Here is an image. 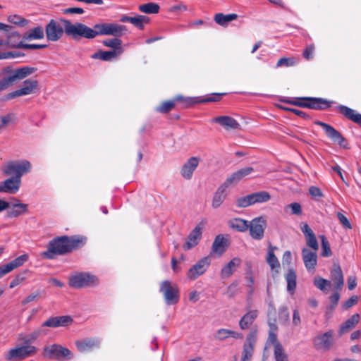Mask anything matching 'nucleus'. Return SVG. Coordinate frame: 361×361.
I'll return each instance as SVG.
<instances>
[{
    "label": "nucleus",
    "mask_w": 361,
    "mask_h": 361,
    "mask_svg": "<svg viewBox=\"0 0 361 361\" xmlns=\"http://www.w3.org/2000/svg\"><path fill=\"white\" fill-rule=\"evenodd\" d=\"M118 56H119V55L116 54L115 51H104L102 49H99L94 53L91 56V58L94 59H99L104 61H111Z\"/></svg>",
    "instance_id": "42"
},
{
    "label": "nucleus",
    "mask_w": 361,
    "mask_h": 361,
    "mask_svg": "<svg viewBox=\"0 0 361 361\" xmlns=\"http://www.w3.org/2000/svg\"><path fill=\"white\" fill-rule=\"evenodd\" d=\"M359 321V314L356 313L352 315L349 319H348L344 323H343L341 325L338 331L339 335L341 336L354 329L355 326L358 324Z\"/></svg>",
    "instance_id": "35"
},
{
    "label": "nucleus",
    "mask_w": 361,
    "mask_h": 361,
    "mask_svg": "<svg viewBox=\"0 0 361 361\" xmlns=\"http://www.w3.org/2000/svg\"><path fill=\"white\" fill-rule=\"evenodd\" d=\"M253 171H254V169L251 166H247L245 168H242V169L233 172L231 176H229L226 179L225 182L229 186L231 185H235L238 182H240L243 178L250 175Z\"/></svg>",
    "instance_id": "28"
},
{
    "label": "nucleus",
    "mask_w": 361,
    "mask_h": 361,
    "mask_svg": "<svg viewBox=\"0 0 361 361\" xmlns=\"http://www.w3.org/2000/svg\"><path fill=\"white\" fill-rule=\"evenodd\" d=\"M21 185V180L10 177L0 183V192L16 194Z\"/></svg>",
    "instance_id": "25"
},
{
    "label": "nucleus",
    "mask_w": 361,
    "mask_h": 361,
    "mask_svg": "<svg viewBox=\"0 0 361 361\" xmlns=\"http://www.w3.org/2000/svg\"><path fill=\"white\" fill-rule=\"evenodd\" d=\"M14 200L17 202L12 204L11 208L6 212L8 218H17L28 212L27 204L21 203L16 198Z\"/></svg>",
    "instance_id": "32"
},
{
    "label": "nucleus",
    "mask_w": 361,
    "mask_h": 361,
    "mask_svg": "<svg viewBox=\"0 0 361 361\" xmlns=\"http://www.w3.org/2000/svg\"><path fill=\"white\" fill-rule=\"evenodd\" d=\"M2 30L4 31L6 37V39H1L3 46L9 49H23L25 43L23 42V35L15 27L7 25V27Z\"/></svg>",
    "instance_id": "9"
},
{
    "label": "nucleus",
    "mask_w": 361,
    "mask_h": 361,
    "mask_svg": "<svg viewBox=\"0 0 361 361\" xmlns=\"http://www.w3.org/2000/svg\"><path fill=\"white\" fill-rule=\"evenodd\" d=\"M43 328L44 327L41 326L40 328L34 330L32 332L23 337L22 338L23 343L30 345L29 344L34 342L39 336L42 334H47V331Z\"/></svg>",
    "instance_id": "44"
},
{
    "label": "nucleus",
    "mask_w": 361,
    "mask_h": 361,
    "mask_svg": "<svg viewBox=\"0 0 361 361\" xmlns=\"http://www.w3.org/2000/svg\"><path fill=\"white\" fill-rule=\"evenodd\" d=\"M160 9L159 4L154 2H149L139 6V10L147 14L158 13Z\"/></svg>",
    "instance_id": "46"
},
{
    "label": "nucleus",
    "mask_w": 361,
    "mask_h": 361,
    "mask_svg": "<svg viewBox=\"0 0 361 361\" xmlns=\"http://www.w3.org/2000/svg\"><path fill=\"white\" fill-rule=\"evenodd\" d=\"M159 292L162 293L168 305L177 304L180 300V290L178 286L171 281L165 280L160 283Z\"/></svg>",
    "instance_id": "7"
},
{
    "label": "nucleus",
    "mask_w": 361,
    "mask_h": 361,
    "mask_svg": "<svg viewBox=\"0 0 361 361\" xmlns=\"http://www.w3.org/2000/svg\"><path fill=\"white\" fill-rule=\"evenodd\" d=\"M314 284L319 290L326 291L331 286V281L320 277L314 280Z\"/></svg>",
    "instance_id": "54"
},
{
    "label": "nucleus",
    "mask_w": 361,
    "mask_h": 361,
    "mask_svg": "<svg viewBox=\"0 0 361 361\" xmlns=\"http://www.w3.org/2000/svg\"><path fill=\"white\" fill-rule=\"evenodd\" d=\"M254 203H263L269 201L271 198L269 193L267 191H259L252 193Z\"/></svg>",
    "instance_id": "49"
},
{
    "label": "nucleus",
    "mask_w": 361,
    "mask_h": 361,
    "mask_svg": "<svg viewBox=\"0 0 361 361\" xmlns=\"http://www.w3.org/2000/svg\"><path fill=\"white\" fill-rule=\"evenodd\" d=\"M302 260L307 270L314 269L317 262L316 252H312L307 248L302 250Z\"/></svg>",
    "instance_id": "30"
},
{
    "label": "nucleus",
    "mask_w": 361,
    "mask_h": 361,
    "mask_svg": "<svg viewBox=\"0 0 361 361\" xmlns=\"http://www.w3.org/2000/svg\"><path fill=\"white\" fill-rule=\"evenodd\" d=\"M43 355L47 359L59 361L69 360L73 358V353L68 349L59 344L46 345L43 348Z\"/></svg>",
    "instance_id": "6"
},
{
    "label": "nucleus",
    "mask_w": 361,
    "mask_h": 361,
    "mask_svg": "<svg viewBox=\"0 0 361 361\" xmlns=\"http://www.w3.org/2000/svg\"><path fill=\"white\" fill-rule=\"evenodd\" d=\"M44 37V30L42 27L37 26L33 29H30L23 35V40L41 39Z\"/></svg>",
    "instance_id": "40"
},
{
    "label": "nucleus",
    "mask_w": 361,
    "mask_h": 361,
    "mask_svg": "<svg viewBox=\"0 0 361 361\" xmlns=\"http://www.w3.org/2000/svg\"><path fill=\"white\" fill-rule=\"evenodd\" d=\"M229 187L228 184L224 181L214 192L212 206L213 208L216 209L221 206V204L225 200L228 193L226 189Z\"/></svg>",
    "instance_id": "29"
},
{
    "label": "nucleus",
    "mask_w": 361,
    "mask_h": 361,
    "mask_svg": "<svg viewBox=\"0 0 361 361\" xmlns=\"http://www.w3.org/2000/svg\"><path fill=\"white\" fill-rule=\"evenodd\" d=\"M205 223L201 221L197 224L194 229L189 233L188 240L183 245L185 250H190L196 246L202 238V231L204 228Z\"/></svg>",
    "instance_id": "19"
},
{
    "label": "nucleus",
    "mask_w": 361,
    "mask_h": 361,
    "mask_svg": "<svg viewBox=\"0 0 361 361\" xmlns=\"http://www.w3.org/2000/svg\"><path fill=\"white\" fill-rule=\"evenodd\" d=\"M331 280L335 284L336 290H341L344 284V278L341 266L334 263L330 271Z\"/></svg>",
    "instance_id": "27"
},
{
    "label": "nucleus",
    "mask_w": 361,
    "mask_h": 361,
    "mask_svg": "<svg viewBox=\"0 0 361 361\" xmlns=\"http://www.w3.org/2000/svg\"><path fill=\"white\" fill-rule=\"evenodd\" d=\"M96 28L99 35H110L120 38L127 32L126 25L114 23H97Z\"/></svg>",
    "instance_id": "10"
},
{
    "label": "nucleus",
    "mask_w": 361,
    "mask_h": 361,
    "mask_svg": "<svg viewBox=\"0 0 361 361\" xmlns=\"http://www.w3.org/2000/svg\"><path fill=\"white\" fill-rule=\"evenodd\" d=\"M37 71L35 67L23 66L13 71H11L9 75L4 77L10 86L13 85L19 80L24 79L27 76L34 73Z\"/></svg>",
    "instance_id": "15"
},
{
    "label": "nucleus",
    "mask_w": 361,
    "mask_h": 361,
    "mask_svg": "<svg viewBox=\"0 0 361 361\" xmlns=\"http://www.w3.org/2000/svg\"><path fill=\"white\" fill-rule=\"evenodd\" d=\"M226 93H212L202 97H185L177 95L175 98L176 102H180L183 108H190L195 104L217 102L222 99Z\"/></svg>",
    "instance_id": "3"
},
{
    "label": "nucleus",
    "mask_w": 361,
    "mask_h": 361,
    "mask_svg": "<svg viewBox=\"0 0 361 361\" xmlns=\"http://www.w3.org/2000/svg\"><path fill=\"white\" fill-rule=\"evenodd\" d=\"M359 298L357 295L351 296L348 300H347L343 305V308L344 310H348L355 305H356L358 302Z\"/></svg>",
    "instance_id": "63"
},
{
    "label": "nucleus",
    "mask_w": 361,
    "mask_h": 361,
    "mask_svg": "<svg viewBox=\"0 0 361 361\" xmlns=\"http://www.w3.org/2000/svg\"><path fill=\"white\" fill-rule=\"evenodd\" d=\"M241 259L238 257H234L229 261L221 271V276L223 279L230 277L235 271L236 268L240 267Z\"/></svg>",
    "instance_id": "34"
},
{
    "label": "nucleus",
    "mask_w": 361,
    "mask_h": 361,
    "mask_svg": "<svg viewBox=\"0 0 361 361\" xmlns=\"http://www.w3.org/2000/svg\"><path fill=\"white\" fill-rule=\"evenodd\" d=\"M337 217L339 220V222L342 224V226L344 228H348V229L352 228V226H351L350 221H348V218L345 215H343L341 212H337Z\"/></svg>",
    "instance_id": "64"
},
{
    "label": "nucleus",
    "mask_w": 361,
    "mask_h": 361,
    "mask_svg": "<svg viewBox=\"0 0 361 361\" xmlns=\"http://www.w3.org/2000/svg\"><path fill=\"white\" fill-rule=\"evenodd\" d=\"M59 20L64 26L66 35L73 40L78 41L81 38L91 39L98 36L96 24L92 27H90L82 23H72L69 20L64 18H60Z\"/></svg>",
    "instance_id": "2"
},
{
    "label": "nucleus",
    "mask_w": 361,
    "mask_h": 361,
    "mask_svg": "<svg viewBox=\"0 0 361 361\" xmlns=\"http://www.w3.org/2000/svg\"><path fill=\"white\" fill-rule=\"evenodd\" d=\"M238 16L235 13L225 15L222 13H218L214 15V20L219 25L226 27L228 23L236 20Z\"/></svg>",
    "instance_id": "41"
},
{
    "label": "nucleus",
    "mask_w": 361,
    "mask_h": 361,
    "mask_svg": "<svg viewBox=\"0 0 361 361\" xmlns=\"http://www.w3.org/2000/svg\"><path fill=\"white\" fill-rule=\"evenodd\" d=\"M290 208L291 209V214H295V215H300L302 214V207L301 205L298 202H293L290 204H288L286 207V211H287V209Z\"/></svg>",
    "instance_id": "60"
},
{
    "label": "nucleus",
    "mask_w": 361,
    "mask_h": 361,
    "mask_svg": "<svg viewBox=\"0 0 361 361\" xmlns=\"http://www.w3.org/2000/svg\"><path fill=\"white\" fill-rule=\"evenodd\" d=\"M200 163V158L192 157L183 164L181 168V176L186 180H190L192 177L193 172L198 166Z\"/></svg>",
    "instance_id": "26"
},
{
    "label": "nucleus",
    "mask_w": 361,
    "mask_h": 361,
    "mask_svg": "<svg viewBox=\"0 0 361 361\" xmlns=\"http://www.w3.org/2000/svg\"><path fill=\"white\" fill-rule=\"evenodd\" d=\"M212 122L216 123L224 127L226 130L238 129L240 124L238 121L228 116H221L213 118Z\"/></svg>",
    "instance_id": "33"
},
{
    "label": "nucleus",
    "mask_w": 361,
    "mask_h": 361,
    "mask_svg": "<svg viewBox=\"0 0 361 361\" xmlns=\"http://www.w3.org/2000/svg\"><path fill=\"white\" fill-rule=\"evenodd\" d=\"M101 341L98 338H85L75 341L77 349L80 353H87L100 347Z\"/></svg>",
    "instance_id": "21"
},
{
    "label": "nucleus",
    "mask_w": 361,
    "mask_h": 361,
    "mask_svg": "<svg viewBox=\"0 0 361 361\" xmlns=\"http://www.w3.org/2000/svg\"><path fill=\"white\" fill-rule=\"evenodd\" d=\"M314 123L323 128L326 137L331 141L336 142L343 149L350 148L348 140L332 126L319 121H315Z\"/></svg>",
    "instance_id": "11"
},
{
    "label": "nucleus",
    "mask_w": 361,
    "mask_h": 361,
    "mask_svg": "<svg viewBox=\"0 0 361 361\" xmlns=\"http://www.w3.org/2000/svg\"><path fill=\"white\" fill-rule=\"evenodd\" d=\"M25 54L18 51H9L2 52V59H15L24 56Z\"/></svg>",
    "instance_id": "58"
},
{
    "label": "nucleus",
    "mask_w": 361,
    "mask_h": 361,
    "mask_svg": "<svg viewBox=\"0 0 361 361\" xmlns=\"http://www.w3.org/2000/svg\"><path fill=\"white\" fill-rule=\"evenodd\" d=\"M228 240L221 234L217 235L212 244V251L219 255H222L228 247Z\"/></svg>",
    "instance_id": "37"
},
{
    "label": "nucleus",
    "mask_w": 361,
    "mask_h": 361,
    "mask_svg": "<svg viewBox=\"0 0 361 361\" xmlns=\"http://www.w3.org/2000/svg\"><path fill=\"white\" fill-rule=\"evenodd\" d=\"M275 249H276V247L272 246L270 244L269 246L267 257V262L272 270L276 268L280 267V263L274 254Z\"/></svg>",
    "instance_id": "43"
},
{
    "label": "nucleus",
    "mask_w": 361,
    "mask_h": 361,
    "mask_svg": "<svg viewBox=\"0 0 361 361\" xmlns=\"http://www.w3.org/2000/svg\"><path fill=\"white\" fill-rule=\"evenodd\" d=\"M73 319L70 315L50 317L42 324V327L59 328L67 327L72 324Z\"/></svg>",
    "instance_id": "20"
},
{
    "label": "nucleus",
    "mask_w": 361,
    "mask_h": 361,
    "mask_svg": "<svg viewBox=\"0 0 361 361\" xmlns=\"http://www.w3.org/2000/svg\"><path fill=\"white\" fill-rule=\"evenodd\" d=\"M210 263L211 259L209 257H202L189 269L187 273L188 278L192 281L197 279L206 272Z\"/></svg>",
    "instance_id": "16"
},
{
    "label": "nucleus",
    "mask_w": 361,
    "mask_h": 361,
    "mask_svg": "<svg viewBox=\"0 0 361 361\" xmlns=\"http://www.w3.org/2000/svg\"><path fill=\"white\" fill-rule=\"evenodd\" d=\"M38 86V81L36 80H25L23 87L18 90L11 92L5 96V100H10L18 97L27 95L34 92Z\"/></svg>",
    "instance_id": "17"
},
{
    "label": "nucleus",
    "mask_w": 361,
    "mask_h": 361,
    "mask_svg": "<svg viewBox=\"0 0 361 361\" xmlns=\"http://www.w3.org/2000/svg\"><path fill=\"white\" fill-rule=\"evenodd\" d=\"M334 344V331L332 329L319 334L312 338V345L318 351H329L333 348Z\"/></svg>",
    "instance_id": "8"
},
{
    "label": "nucleus",
    "mask_w": 361,
    "mask_h": 361,
    "mask_svg": "<svg viewBox=\"0 0 361 361\" xmlns=\"http://www.w3.org/2000/svg\"><path fill=\"white\" fill-rule=\"evenodd\" d=\"M176 106L175 98L172 100L165 101L155 108V111L161 114H167Z\"/></svg>",
    "instance_id": "47"
},
{
    "label": "nucleus",
    "mask_w": 361,
    "mask_h": 361,
    "mask_svg": "<svg viewBox=\"0 0 361 361\" xmlns=\"http://www.w3.org/2000/svg\"><path fill=\"white\" fill-rule=\"evenodd\" d=\"M27 272V271H25L23 273H20L18 275L16 276V277L11 281L9 288H13L14 287L19 285L20 283H22L25 279V274Z\"/></svg>",
    "instance_id": "57"
},
{
    "label": "nucleus",
    "mask_w": 361,
    "mask_h": 361,
    "mask_svg": "<svg viewBox=\"0 0 361 361\" xmlns=\"http://www.w3.org/2000/svg\"><path fill=\"white\" fill-rule=\"evenodd\" d=\"M28 259L27 255H22L10 262L0 266V279L13 269L22 266Z\"/></svg>",
    "instance_id": "24"
},
{
    "label": "nucleus",
    "mask_w": 361,
    "mask_h": 361,
    "mask_svg": "<svg viewBox=\"0 0 361 361\" xmlns=\"http://www.w3.org/2000/svg\"><path fill=\"white\" fill-rule=\"evenodd\" d=\"M279 320L283 323H286L289 319V312L287 307L283 306L279 310Z\"/></svg>",
    "instance_id": "59"
},
{
    "label": "nucleus",
    "mask_w": 361,
    "mask_h": 361,
    "mask_svg": "<svg viewBox=\"0 0 361 361\" xmlns=\"http://www.w3.org/2000/svg\"><path fill=\"white\" fill-rule=\"evenodd\" d=\"M319 238L321 239L322 243V252L321 255L324 257H328L331 256L332 252L330 247L329 243L327 238L324 235H319Z\"/></svg>",
    "instance_id": "48"
},
{
    "label": "nucleus",
    "mask_w": 361,
    "mask_h": 361,
    "mask_svg": "<svg viewBox=\"0 0 361 361\" xmlns=\"http://www.w3.org/2000/svg\"><path fill=\"white\" fill-rule=\"evenodd\" d=\"M228 337H229V329H219L216 331V334L214 335V338L219 341H224Z\"/></svg>",
    "instance_id": "62"
},
{
    "label": "nucleus",
    "mask_w": 361,
    "mask_h": 361,
    "mask_svg": "<svg viewBox=\"0 0 361 361\" xmlns=\"http://www.w3.org/2000/svg\"><path fill=\"white\" fill-rule=\"evenodd\" d=\"M302 100H308V109L314 110H325L331 106L334 101H329L321 97H300Z\"/></svg>",
    "instance_id": "23"
},
{
    "label": "nucleus",
    "mask_w": 361,
    "mask_h": 361,
    "mask_svg": "<svg viewBox=\"0 0 361 361\" xmlns=\"http://www.w3.org/2000/svg\"><path fill=\"white\" fill-rule=\"evenodd\" d=\"M149 22V17L143 15H137L130 18V23L140 30H144L145 24Z\"/></svg>",
    "instance_id": "45"
},
{
    "label": "nucleus",
    "mask_w": 361,
    "mask_h": 361,
    "mask_svg": "<svg viewBox=\"0 0 361 361\" xmlns=\"http://www.w3.org/2000/svg\"><path fill=\"white\" fill-rule=\"evenodd\" d=\"M37 348L32 345H27L25 344L23 346L11 349L6 356L8 361H13L14 360H23L30 355L35 353Z\"/></svg>",
    "instance_id": "14"
},
{
    "label": "nucleus",
    "mask_w": 361,
    "mask_h": 361,
    "mask_svg": "<svg viewBox=\"0 0 361 361\" xmlns=\"http://www.w3.org/2000/svg\"><path fill=\"white\" fill-rule=\"evenodd\" d=\"M306 243L307 246L312 248L314 251H317L319 248V245L314 234L306 237Z\"/></svg>",
    "instance_id": "61"
},
{
    "label": "nucleus",
    "mask_w": 361,
    "mask_h": 361,
    "mask_svg": "<svg viewBox=\"0 0 361 361\" xmlns=\"http://www.w3.org/2000/svg\"><path fill=\"white\" fill-rule=\"evenodd\" d=\"M87 243V238L82 235H61L54 238L47 245V250L42 252L44 259H53L58 255H64L82 248Z\"/></svg>",
    "instance_id": "1"
},
{
    "label": "nucleus",
    "mask_w": 361,
    "mask_h": 361,
    "mask_svg": "<svg viewBox=\"0 0 361 361\" xmlns=\"http://www.w3.org/2000/svg\"><path fill=\"white\" fill-rule=\"evenodd\" d=\"M254 204L252 194L239 197L236 200V206L240 208H245Z\"/></svg>",
    "instance_id": "50"
},
{
    "label": "nucleus",
    "mask_w": 361,
    "mask_h": 361,
    "mask_svg": "<svg viewBox=\"0 0 361 361\" xmlns=\"http://www.w3.org/2000/svg\"><path fill=\"white\" fill-rule=\"evenodd\" d=\"M102 44L106 47L111 48V51H115L116 54L119 56L123 52L122 47L123 42L120 38L114 37L111 39H104L102 41Z\"/></svg>",
    "instance_id": "36"
},
{
    "label": "nucleus",
    "mask_w": 361,
    "mask_h": 361,
    "mask_svg": "<svg viewBox=\"0 0 361 361\" xmlns=\"http://www.w3.org/2000/svg\"><path fill=\"white\" fill-rule=\"evenodd\" d=\"M249 231L250 236L257 240H260L264 238V231L267 227V222L264 217L259 216L253 219L249 222Z\"/></svg>",
    "instance_id": "13"
},
{
    "label": "nucleus",
    "mask_w": 361,
    "mask_h": 361,
    "mask_svg": "<svg viewBox=\"0 0 361 361\" xmlns=\"http://www.w3.org/2000/svg\"><path fill=\"white\" fill-rule=\"evenodd\" d=\"M8 20L11 23L17 25L20 27H25L28 24V20L18 15H11L8 17Z\"/></svg>",
    "instance_id": "52"
},
{
    "label": "nucleus",
    "mask_w": 361,
    "mask_h": 361,
    "mask_svg": "<svg viewBox=\"0 0 361 361\" xmlns=\"http://www.w3.org/2000/svg\"><path fill=\"white\" fill-rule=\"evenodd\" d=\"M339 291L340 290H336V293H333L332 295H331L329 296V300H330V305L328 306L327 309L331 310V311H333L336 307L338 305V302L339 301V299H340V293H339Z\"/></svg>",
    "instance_id": "55"
},
{
    "label": "nucleus",
    "mask_w": 361,
    "mask_h": 361,
    "mask_svg": "<svg viewBox=\"0 0 361 361\" xmlns=\"http://www.w3.org/2000/svg\"><path fill=\"white\" fill-rule=\"evenodd\" d=\"M335 109L345 118L354 122L361 127V114H359L355 110L342 104L336 106Z\"/></svg>",
    "instance_id": "22"
},
{
    "label": "nucleus",
    "mask_w": 361,
    "mask_h": 361,
    "mask_svg": "<svg viewBox=\"0 0 361 361\" xmlns=\"http://www.w3.org/2000/svg\"><path fill=\"white\" fill-rule=\"evenodd\" d=\"M281 108L284 111H290V112L295 114V115L304 118L305 120L311 119V116L308 114H307L306 112H305L303 111L298 110L296 109L289 108V107L281 106Z\"/></svg>",
    "instance_id": "56"
},
{
    "label": "nucleus",
    "mask_w": 361,
    "mask_h": 361,
    "mask_svg": "<svg viewBox=\"0 0 361 361\" xmlns=\"http://www.w3.org/2000/svg\"><path fill=\"white\" fill-rule=\"evenodd\" d=\"M285 279L287 282V291L293 295L295 293L297 285V276L293 269H289L285 275Z\"/></svg>",
    "instance_id": "39"
},
{
    "label": "nucleus",
    "mask_w": 361,
    "mask_h": 361,
    "mask_svg": "<svg viewBox=\"0 0 361 361\" xmlns=\"http://www.w3.org/2000/svg\"><path fill=\"white\" fill-rule=\"evenodd\" d=\"M64 32V28L54 19H51L45 27L47 39L51 42L59 40Z\"/></svg>",
    "instance_id": "18"
},
{
    "label": "nucleus",
    "mask_w": 361,
    "mask_h": 361,
    "mask_svg": "<svg viewBox=\"0 0 361 361\" xmlns=\"http://www.w3.org/2000/svg\"><path fill=\"white\" fill-rule=\"evenodd\" d=\"M298 63V60L294 57H283L281 58L276 63V68L279 67H290L296 65Z\"/></svg>",
    "instance_id": "51"
},
{
    "label": "nucleus",
    "mask_w": 361,
    "mask_h": 361,
    "mask_svg": "<svg viewBox=\"0 0 361 361\" xmlns=\"http://www.w3.org/2000/svg\"><path fill=\"white\" fill-rule=\"evenodd\" d=\"M31 164L27 160L10 161L2 167L4 175L21 180V177L30 172Z\"/></svg>",
    "instance_id": "4"
},
{
    "label": "nucleus",
    "mask_w": 361,
    "mask_h": 361,
    "mask_svg": "<svg viewBox=\"0 0 361 361\" xmlns=\"http://www.w3.org/2000/svg\"><path fill=\"white\" fill-rule=\"evenodd\" d=\"M259 315V311L252 310L247 311L240 319L239 327L242 330L248 329Z\"/></svg>",
    "instance_id": "31"
},
{
    "label": "nucleus",
    "mask_w": 361,
    "mask_h": 361,
    "mask_svg": "<svg viewBox=\"0 0 361 361\" xmlns=\"http://www.w3.org/2000/svg\"><path fill=\"white\" fill-rule=\"evenodd\" d=\"M99 284L98 279L87 272H77L68 279V285L73 288L94 287Z\"/></svg>",
    "instance_id": "5"
},
{
    "label": "nucleus",
    "mask_w": 361,
    "mask_h": 361,
    "mask_svg": "<svg viewBox=\"0 0 361 361\" xmlns=\"http://www.w3.org/2000/svg\"><path fill=\"white\" fill-rule=\"evenodd\" d=\"M228 226L238 232H245L249 228V221L241 218H234L228 221Z\"/></svg>",
    "instance_id": "38"
},
{
    "label": "nucleus",
    "mask_w": 361,
    "mask_h": 361,
    "mask_svg": "<svg viewBox=\"0 0 361 361\" xmlns=\"http://www.w3.org/2000/svg\"><path fill=\"white\" fill-rule=\"evenodd\" d=\"M257 328L251 329L243 344L241 361H250L251 360L257 341Z\"/></svg>",
    "instance_id": "12"
},
{
    "label": "nucleus",
    "mask_w": 361,
    "mask_h": 361,
    "mask_svg": "<svg viewBox=\"0 0 361 361\" xmlns=\"http://www.w3.org/2000/svg\"><path fill=\"white\" fill-rule=\"evenodd\" d=\"M274 357L276 361H287V355L284 353V350L281 343H277L274 348Z\"/></svg>",
    "instance_id": "53"
}]
</instances>
